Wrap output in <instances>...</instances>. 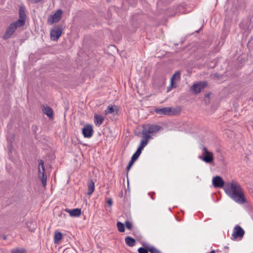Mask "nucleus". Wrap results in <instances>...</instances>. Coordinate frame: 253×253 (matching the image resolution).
<instances>
[{
	"instance_id": "1",
	"label": "nucleus",
	"mask_w": 253,
	"mask_h": 253,
	"mask_svg": "<svg viewBox=\"0 0 253 253\" xmlns=\"http://www.w3.org/2000/svg\"><path fill=\"white\" fill-rule=\"evenodd\" d=\"M225 193L236 203L243 204L247 203L243 189L236 181L227 182L224 187Z\"/></svg>"
},
{
	"instance_id": "2",
	"label": "nucleus",
	"mask_w": 253,
	"mask_h": 253,
	"mask_svg": "<svg viewBox=\"0 0 253 253\" xmlns=\"http://www.w3.org/2000/svg\"><path fill=\"white\" fill-rule=\"evenodd\" d=\"M26 19L25 7L24 6H20L19 9V19L12 24L14 25L16 29L21 27L25 25Z\"/></svg>"
},
{
	"instance_id": "3",
	"label": "nucleus",
	"mask_w": 253,
	"mask_h": 253,
	"mask_svg": "<svg viewBox=\"0 0 253 253\" xmlns=\"http://www.w3.org/2000/svg\"><path fill=\"white\" fill-rule=\"evenodd\" d=\"M201 149L203 150L202 155L199 156V158L207 164L212 163L214 160L213 153L203 145L201 146Z\"/></svg>"
},
{
	"instance_id": "4",
	"label": "nucleus",
	"mask_w": 253,
	"mask_h": 253,
	"mask_svg": "<svg viewBox=\"0 0 253 253\" xmlns=\"http://www.w3.org/2000/svg\"><path fill=\"white\" fill-rule=\"evenodd\" d=\"M64 29L62 24L55 25L50 32V38L52 41H57L61 36Z\"/></svg>"
},
{
	"instance_id": "5",
	"label": "nucleus",
	"mask_w": 253,
	"mask_h": 253,
	"mask_svg": "<svg viewBox=\"0 0 253 253\" xmlns=\"http://www.w3.org/2000/svg\"><path fill=\"white\" fill-rule=\"evenodd\" d=\"M63 11L61 9L57 10L53 15H50L48 19L47 23L49 25H52L54 23L58 22L61 19Z\"/></svg>"
},
{
	"instance_id": "6",
	"label": "nucleus",
	"mask_w": 253,
	"mask_h": 253,
	"mask_svg": "<svg viewBox=\"0 0 253 253\" xmlns=\"http://www.w3.org/2000/svg\"><path fill=\"white\" fill-rule=\"evenodd\" d=\"M206 82H201L197 84H194L191 87V89L195 94L200 93L203 89L207 86Z\"/></svg>"
},
{
	"instance_id": "7",
	"label": "nucleus",
	"mask_w": 253,
	"mask_h": 253,
	"mask_svg": "<svg viewBox=\"0 0 253 253\" xmlns=\"http://www.w3.org/2000/svg\"><path fill=\"white\" fill-rule=\"evenodd\" d=\"M154 111L157 114L160 115L170 116L174 114L171 107H164L162 108H156L155 109Z\"/></svg>"
},
{
	"instance_id": "8",
	"label": "nucleus",
	"mask_w": 253,
	"mask_h": 253,
	"mask_svg": "<svg viewBox=\"0 0 253 253\" xmlns=\"http://www.w3.org/2000/svg\"><path fill=\"white\" fill-rule=\"evenodd\" d=\"M143 126L146 128L148 133H150L152 134L156 133L160 130L163 129V127L161 126L156 125L146 124L143 125Z\"/></svg>"
},
{
	"instance_id": "9",
	"label": "nucleus",
	"mask_w": 253,
	"mask_h": 253,
	"mask_svg": "<svg viewBox=\"0 0 253 253\" xmlns=\"http://www.w3.org/2000/svg\"><path fill=\"white\" fill-rule=\"evenodd\" d=\"M212 182L214 188H224L226 183L224 182L221 176L218 175L213 177Z\"/></svg>"
},
{
	"instance_id": "10",
	"label": "nucleus",
	"mask_w": 253,
	"mask_h": 253,
	"mask_svg": "<svg viewBox=\"0 0 253 253\" xmlns=\"http://www.w3.org/2000/svg\"><path fill=\"white\" fill-rule=\"evenodd\" d=\"M82 133L85 138H90L93 133L92 126L90 124L85 125L82 128Z\"/></svg>"
},
{
	"instance_id": "11",
	"label": "nucleus",
	"mask_w": 253,
	"mask_h": 253,
	"mask_svg": "<svg viewBox=\"0 0 253 253\" xmlns=\"http://www.w3.org/2000/svg\"><path fill=\"white\" fill-rule=\"evenodd\" d=\"M16 30V28L14 25L12 23L10 24L6 29V31L3 36V39L6 40L10 38L11 36L15 32Z\"/></svg>"
},
{
	"instance_id": "12",
	"label": "nucleus",
	"mask_w": 253,
	"mask_h": 253,
	"mask_svg": "<svg viewBox=\"0 0 253 253\" xmlns=\"http://www.w3.org/2000/svg\"><path fill=\"white\" fill-rule=\"evenodd\" d=\"M245 234V231L239 225H236L234 229L232 234V236L234 239L238 238H242Z\"/></svg>"
},
{
	"instance_id": "13",
	"label": "nucleus",
	"mask_w": 253,
	"mask_h": 253,
	"mask_svg": "<svg viewBox=\"0 0 253 253\" xmlns=\"http://www.w3.org/2000/svg\"><path fill=\"white\" fill-rule=\"evenodd\" d=\"M38 171H39V178L42 181V185L43 187H45L46 185V179H47V176L45 173V171H41V168H39Z\"/></svg>"
},
{
	"instance_id": "14",
	"label": "nucleus",
	"mask_w": 253,
	"mask_h": 253,
	"mask_svg": "<svg viewBox=\"0 0 253 253\" xmlns=\"http://www.w3.org/2000/svg\"><path fill=\"white\" fill-rule=\"evenodd\" d=\"M104 121V117L100 115H94V124L96 126H99Z\"/></svg>"
},
{
	"instance_id": "15",
	"label": "nucleus",
	"mask_w": 253,
	"mask_h": 253,
	"mask_svg": "<svg viewBox=\"0 0 253 253\" xmlns=\"http://www.w3.org/2000/svg\"><path fill=\"white\" fill-rule=\"evenodd\" d=\"M118 109L117 106H115V108H114L113 106L109 105L107 107V109L105 110L104 113L105 115L112 113L116 115L118 113Z\"/></svg>"
},
{
	"instance_id": "16",
	"label": "nucleus",
	"mask_w": 253,
	"mask_h": 253,
	"mask_svg": "<svg viewBox=\"0 0 253 253\" xmlns=\"http://www.w3.org/2000/svg\"><path fill=\"white\" fill-rule=\"evenodd\" d=\"M94 191V183L92 179H90L87 183V194L90 195Z\"/></svg>"
},
{
	"instance_id": "17",
	"label": "nucleus",
	"mask_w": 253,
	"mask_h": 253,
	"mask_svg": "<svg viewBox=\"0 0 253 253\" xmlns=\"http://www.w3.org/2000/svg\"><path fill=\"white\" fill-rule=\"evenodd\" d=\"M126 244L129 247H133L136 243V240L130 236H127L125 238Z\"/></svg>"
},
{
	"instance_id": "18",
	"label": "nucleus",
	"mask_w": 253,
	"mask_h": 253,
	"mask_svg": "<svg viewBox=\"0 0 253 253\" xmlns=\"http://www.w3.org/2000/svg\"><path fill=\"white\" fill-rule=\"evenodd\" d=\"M43 111L44 113L46 114L50 119L53 117V112L52 109L50 107H44Z\"/></svg>"
},
{
	"instance_id": "19",
	"label": "nucleus",
	"mask_w": 253,
	"mask_h": 253,
	"mask_svg": "<svg viewBox=\"0 0 253 253\" xmlns=\"http://www.w3.org/2000/svg\"><path fill=\"white\" fill-rule=\"evenodd\" d=\"M62 234L60 232H55L54 235V242L57 244L62 238Z\"/></svg>"
},
{
	"instance_id": "20",
	"label": "nucleus",
	"mask_w": 253,
	"mask_h": 253,
	"mask_svg": "<svg viewBox=\"0 0 253 253\" xmlns=\"http://www.w3.org/2000/svg\"><path fill=\"white\" fill-rule=\"evenodd\" d=\"M142 134H143V139H146L148 140L149 139L151 138L152 137L151 136V133H148L147 130L143 126V129L142 130Z\"/></svg>"
},
{
	"instance_id": "21",
	"label": "nucleus",
	"mask_w": 253,
	"mask_h": 253,
	"mask_svg": "<svg viewBox=\"0 0 253 253\" xmlns=\"http://www.w3.org/2000/svg\"><path fill=\"white\" fill-rule=\"evenodd\" d=\"M81 210L79 208L74 209L72 211V217H78L81 215Z\"/></svg>"
},
{
	"instance_id": "22",
	"label": "nucleus",
	"mask_w": 253,
	"mask_h": 253,
	"mask_svg": "<svg viewBox=\"0 0 253 253\" xmlns=\"http://www.w3.org/2000/svg\"><path fill=\"white\" fill-rule=\"evenodd\" d=\"M117 226L118 229L120 232H124L125 231V224L120 221H118L117 223Z\"/></svg>"
},
{
	"instance_id": "23",
	"label": "nucleus",
	"mask_w": 253,
	"mask_h": 253,
	"mask_svg": "<svg viewBox=\"0 0 253 253\" xmlns=\"http://www.w3.org/2000/svg\"><path fill=\"white\" fill-rule=\"evenodd\" d=\"M26 252V250L23 248L21 249H13L11 250V253H25Z\"/></svg>"
},
{
	"instance_id": "24",
	"label": "nucleus",
	"mask_w": 253,
	"mask_h": 253,
	"mask_svg": "<svg viewBox=\"0 0 253 253\" xmlns=\"http://www.w3.org/2000/svg\"><path fill=\"white\" fill-rule=\"evenodd\" d=\"M149 252V246H146L145 248L140 247L138 249V252L139 253H148Z\"/></svg>"
},
{
	"instance_id": "25",
	"label": "nucleus",
	"mask_w": 253,
	"mask_h": 253,
	"mask_svg": "<svg viewBox=\"0 0 253 253\" xmlns=\"http://www.w3.org/2000/svg\"><path fill=\"white\" fill-rule=\"evenodd\" d=\"M149 252L151 253H160L159 250L153 246H149Z\"/></svg>"
},
{
	"instance_id": "26",
	"label": "nucleus",
	"mask_w": 253,
	"mask_h": 253,
	"mask_svg": "<svg viewBox=\"0 0 253 253\" xmlns=\"http://www.w3.org/2000/svg\"><path fill=\"white\" fill-rule=\"evenodd\" d=\"M148 142V140H147L146 139H142L141 141V143L138 147L141 148V149H143V148L147 144Z\"/></svg>"
},
{
	"instance_id": "27",
	"label": "nucleus",
	"mask_w": 253,
	"mask_h": 253,
	"mask_svg": "<svg viewBox=\"0 0 253 253\" xmlns=\"http://www.w3.org/2000/svg\"><path fill=\"white\" fill-rule=\"evenodd\" d=\"M125 226L126 228V229L129 230H131L132 228V225L131 222L129 221H126L125 223Z\"/></svg>"
},
{
	"instance_id": "28",
	"label": "nucleus",
	"mask_w": 253,
	"mask_h": 253,
	"mask_svg": "<svg viewBox=\"0 0 253 253\" xmlns=\"http://www.w3.org/2000/svg\"><path fill=\"white\" fill-rule=\"evenodd\" d=\"M38 162H39V168H40V167H41L42 168V171H45V168H44V162L43 160H38Z\"/></svg>"
},
{
	"instance_id": "29",
	"label": "nucleus",
	"mask_w": 253,
	"mask_h": 253,
	"mask_svg": "<svg viewBox=\"0 0 253 253\" xmlns=\"http://www.w3.org/2000/svg\"><path fill=\"white\" fill-rule=\"evenodd\" d=\"M172 80L180 78V72L179 71H176L174 75L172 76Z\"/></svg>"
},
{
	"instance_id": "30",
	"label": "nucleus",
	"mask_w": 253,
	"mask_h": 253,
	"mask_svg": "<svg viewBox=\"0 0 253 253\" xmlns=\"http://www.w3.org/2000/svg\"><path fill=\"white\" fill-rule=\"evenodd\" d=\"M139 157V155L134 153L133 154V155L132 156L130 160L135 162V161H136L137 160V159Z\"/></svg>"
},
{
	"instance_id": "31",
	"label": "nucleus",
	"mask_w": 253,
	"mask_h": 253,
	"mask_svg": "<svg viewBox=\"0 0 253 253\" xmlns=\"http://www.w3.org/2000/svg\"><path fill=\"white\" fill-rule=\"evenodd\" d=\"M134 162L131 160H130L128 163V164L127 165V167H126V170L127 171H128L131 168V167H132V166L133 165V163Z\"/></svg>"
},
{
	"instance_id": "32",
	"label": "nucleus",
	"mask_w": 253,
	"mask_h": 253,
	"mask_svg": "<svg viewBox=\"0 0 253 253\" xmlns=\"http://www.w3.org/2000/svg\"><path fill=\"white\" fill-rule=\"evenodd\" d=\"M30 224H31V226H32V225H33V226L32 227H30V226L28 225V228H29V230H30V231H31V232H33V231L35 230V227L34 224V223H30Z\"/></svg>"
},
{
	"instance_id": "33",
	"label": "nucleus",
	"mask_w": 253,
	"mask_h": 253,
	"mask_svg": "<svg viewBox=\"0 0 253 253\" xmlns=\"http://www.w3.org/2000/svg\"><path fill=\"white\" fill-rule=\"evenodd\" d=\"M142 150H143L142 149H141V148H140V147H138L137 148V150H136V152H135V153H136V154H138V155H139L140 156V155L141 154V152H142Z\"/></svg>"
},
{
	"instance_id": "34",
	"label": "nucleus",
	"mask_w": 253,
	"mask_h": 253,
	"mask_svg": "<svg viewBox=\"0 0 253 253\" xmlns=\"http://www.w3.org/2000/svg\"><path fill=\"white\" fill-rule=\"evenodd\" d=\"M107 204L110 206H111L112 205H113V201H112V199H108L107 200Z\"/></svg>"
},
{
	"instance_id": "35",
	"label": "nucleus",
	"mask_w": 253,
	"mask_h": 253,
	"mask_svg": "<svg viewBox=\"0 0 253 253\" xmlns=\"http://www.w3.org/2000/svg\"><path fill=\"white\" fill-rule=\"evenodd\" d=\"M65 211H66V212H68L69 214H70V215L71 216H72V210H70V209H66L65 210Z\"/></svg>"
},
{
	"instance_id": "36",
	"label": "nucleus",
	"mask_w": 253,
	"mask_h": 253,
	"mask_svg": "<svg viewBox=\"0 0 253 253\" xmlns=\"http://www.w3.org/2000/svg\"><path fill=\"white\" fill-rule=\"evenodd\" d=\"M174 80H172V79L171 78V81H170V86H171L172 87L173 86V85H174V81H173Z\"/></svg>"
},
{
	"instance_id": "37",
	"label": "nucleus",
	"mask_w": 253,
	"mask_h": 253,
	"mask_svg": "<svg viewBox=\"0 0 253 253\" xmlns=\"http://www.w3.org/2000/svg\"><path fill=\"white\" fill-rule=\"evenodd\" d=\"M35 3H38L41 1H42V0H32Z\"/></svg>"
},
{
	"instance_id": "38",
	"label": "nucleus",
	"mask_w": 253,
	"mask_h": 253,
	"mask_svg": "<svg viewBox=\"0 0 253 253\" xmlns=\"http://www.w3.org/2000/svg\"><path fill=\"white\" fill-rule=\"evenodd\" d=\"M210 96V93H207L205 95V96L206 97H209Z\"/></svg>"
},
{
	"instance_id": "39",
	"label": "nucleus",
	"mask_w": 253,
	"mask_h": 253,
	"mask_svg": "<svg viewBox=\"0 0 253 253\" xmlns=\"http://www.w3.org/2000/svg\"><path fill=\"white\" fill-rule=\"evenodd\" d=\"M172 86H169L168 87V91H169L171 88H172Z\"/></svg>"
},
{
	"instance_id": "40",
	"label": "nucleus",
	"mask_w": 253,
	"mask_h": 253,
	"mask_svg": "<svg viewBox=\"0 0 253 253\" xmlns=\"http://www.w3.org/2000/svg\"><path fill=\"white\" fill-rule=\"evenodd\" d=\"M210 253H215V251L214 250H212L211 251Z\"/></svg>"
},
{
	"instance_id": "41",
	"label": "nucleus",
	"mask_w": 253,
	"mask_h": 253,
	"mask_svg": "<svg viewBox=\"0 0 253 253\" xmlns=\"http://www.w3.org/2000/svg\"><path fill=\"white\" fill-rule=\"evenodd\" d=\"M214 76H215V77H218L217 73H215V74H214Z\"/></svg>"
}]
</instances>
